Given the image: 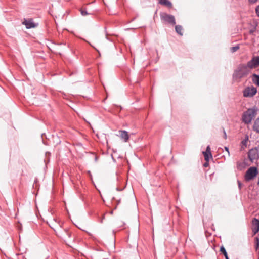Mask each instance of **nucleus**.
<instances>
[{
  "label": "nucleus",
  "mask_w": 259,
  "mask_h": 259,
  "mask_svg": "<svg viewBox=\"0 0 259 259\" xmlns=\"http://www.w3.org/2000/svg\"><path fill=\"white\" fill-rule=\"evenodd\" d=\"M256 93L257 89L253 86L246 88L243 92L244 97L249 98L253 97Z\"/></svg>",
  "instance_id": "5"
},
{
  "label": "nucleus",
  "mask_w": 259,
  "mask_h": 259,
  "mask_svg": "<svg viewBox=\"0 0 259 259\" xmlns=\"http://www.w3.org/2000/svg\"><path fill=\"white\" fill-rule=\"evenodd\" d=\"M160 17L162 20L170 24L175 25L176 24L175 18L173 15L163 13L160 14Z\"/></svg>",
  "instance_id": "6"
},
{
  "label": "nucleus",
  "mask_w": 259,
  "mask_h": 259,
  "mask_svg": "<svg viewBox=\"0 0 259 259\" xmlns=\"http://www.w3.org/2000/svg\"><path fill=\"white\" fill-rule=\"evenodd\" d=\"M239 46H235L231 48L230 50L232 52H235L239 49Z\"/></svg>",
  "instance_id": "20"
},
{
  "label": "nucleus",
  "mask_w": 259,
  "mask_h": 259,
  "mask_svg": "<svg viewBox=\"0 0 259 259\" xmlns=\"http://www.w3.org/2000/svg\"><path fill=\"white\" fill-rule=\"evenodd\" d=\"M257 0H248L249 3L250 4H255V3H256Z\"/></svg>",
  "instance_id": "23"
},
{
  "label": "nucleus",
  "mask_w": 259,
  "mask_h": 259,
  "mask_svg": "<svg viewBox=\"0 0 259 259\" xmlns=\"http://www.w3.org/2000/svg\"><path fill=\"white\" fill-rule=\"evenodd\" d=\"M90 46H91L92 48H94V46H93L92 44H90Z\"/></svg>",
  "instance_id": "29"
},
{
  "label": "nucleus",
  "mask_w": 259,
  "mask_h": 259,
  "mask_svg": "<svg viewBox=\"0 0 259 259\" xmlns=\"http://www.w3.org/2000/svg\"><path fill=\"white\" fill-rule=\"evenodd\" d=\"M225 149L229 153V148L227 147H225Z\"/></svg>",
  "instance_id": "27"
},
{
  "label": "nucleus",
  "mask_w": 259,
  "mask_h": 259,
  "mask_svg": "<svg viewBox=\"0 0 259 259\" xmlns=\"http://www.w3.org/2000/svg\"><path fill=\"white\" fill-rule=\"evenodd\" d=\"M80 11L81 15L83 16H86L89 14V13L87 12V11L85 10L81 9L80 10Z\"/></svg>",
  "instance_id": "19"
},
{
  "label": "nucleus",
  "mask_w": 259,
  "mask_h": 259,
  "mask_svg": "<svg viewBox=\"0 0 259 259\" xmlns=\"http://www.w3.org/2000/svg\"><path fill=\"white\" fill-rule=\"evenodd\" d=\"M237 167L238 169H242L244 167V164L242 162H238L237 163Z\"/></svg>",
  "instance_id": "18"
},
{
  "label": "nucleus",
  "mask_w": 259,
  "mask_h": 259,
  "mask_svg": "<svg viewBox=\"0 0 259 259\" xmlns=\"http://www.w3.org/2000/svg\"><path fill=\"white\" fill-rule=\"evenodd\" d=\"M255 248L257 250L259 248V238L256 237L255 238Z\"/></svg>",
  "instance_id": "17"
},
{
  "label": "nucleus",
  "mask_w": 259,
  "mask_h": 259,
  "mask_svg": "<svg viewBox=\"0 0 259 259\" xmlns=\"http://www.w3.org/2000/svg\"><path fill=\"white\" fill-rule=\"evenodd\" d=\"M252 80L254 83L259 87V75L253 74L252 75Z\"/></svg>",
  "instance_id": "14"
},
{
  "label": "nucleus",
  "mask_w": 259,
  "mask_h": 259,
  "mask_svg": "<svg viewBox=\"0 0 259 259\" xmlns=\"http://www.w3.org/2000/svg\"><path fill=\"white\" fill-rule=\"evenodd\" d=\"M255 12L257 16L259 17V5L255 8Z\"/></svg>",
  "instance_id": "21"
},
{
  "label": "nucleus",
  "mask_w": 259,
  "mask_h": 259,
  "mask_svg": "<svg viewBox=\"0 0 259 259\" xmlns=\"http://www.w3.org/2000/svg\"><path fill=\"white\" fill-rule=\"evenodd\" d=\"M208 165H209V163H208V162H207V161H206V162H205V163H204V164H203V166H204V167H206L208 166Z\"/></svg>",
  "instance_id": "25"
},
{
  "label": "nucleus",
  "mask_w": 259,
  "mask_h": 259,
  "mask_svg": "<svg viewBox=\"0 0 259 259\" xmlns=\"http://www.w3.org/2000/svg\"><path fill=\"white\" fill-rule=\"evenodd\" d=\"M90 46H91L92 48H94V46H93L92 44H90Z\"/></svg>",
  "instance_id": "28"
},
{
  "label": "nucleus",
  "mask_w": 259,
  "mask_h": 259,
  "mask_svg": "<svg viewBox=\"0 0 259 259\" xmlns=\"http://www.w3.org/2000/svg\"><path fill=\"white\" fill-rule=\"evenodd\" d=\"M250 72L247 66H246V64H241L234 70L233 74V79L235 81L239 82L242 78L246 77Z\"/></svg>",
  "instance_id": "1"
},
{
  "label": "nucleus",
  "mask_w": 259,
  "mask_h": 259,
  "mask_svg": "<svg viewBox=\"0 0 259 259\" xmlns=\"http://www.w3.org/2000/svg\"><path fill=\"white\" fill-rule=\"evenodd\" d=\"M66 233L69 238L71 237L72 234L71 232L67 231H66Z\"/></svg>",
  "instance_id": "22"
},
{
  "label": "nucleus",
  "mask_w": 259,
  "mask_h": 259,
  "mask_svg": "<svg viewBox=\"0 0 259 259\" xmlns=\"http://www.w3.org/2000/svg\"><path fill=\"white\" fill-rule=\"evenodd\" d=\"M238 186L240 188L241 186V184L239 181H238Z\"/></svg>",
  "instance_id": "26"
},
{
  "label": "nucleus",
  "mask_w": 259,
  "mask_h": 259,
  "mask_svg": "<svg viewBox=\"0 0 259 259\" xmlns=\"http://www.w3.org/2000/svg\"><path fill=\"white\" fill-rule=\"evenodd\" d=\"M246 66H247L250 71L251 69L256 68L259 66V56L253 57L251 60L247 62Z\"/></svg>",
  "instance_id": "4"
},
{
  "label": "nucleus",
  "mask_w": 259,
  "mask_h": 259,
  "mask_svg": "<svg viewBox=\"0 0 259 259\" xmlns=\"http://www.w3.org/2000/svg\"><path fill=\"white\" fill-rule=\"evenodd\" d=\"M90 46H91L92 48H94V46H93L92 44H90Z\"/></svg>",
  "instance_id": "30"
},
{
  "label": "nucleus",
  "mask_w": 259,
  "mask_h": 259,
  "mask_svg": "<svg viewBox=\"0 0 259 259\" xmlns=\"http://www.w3.org/2000/svg\"><path fill=\"white\" fill-rule=\"evenodd\" d=\"M253 130L257 133H259V117L255 120Z\"/></svg>",
  "instance_id": "13"
},
{
  "label": "nucleus",
  "mask_w": 259,
  "mask_h": 259,
  "mask_svg": "<svg viewBox=\"0 0 259 259\" xmlns=\"http://www.w3.org/2000/svg\"><path fill=\"white\" fill-rule=\"evenodd\" d=\"M220 251L224 255L226 259H229L228 255H227V253L226 249L224 246H222L221 247Z\"/></svg>",
  "instance_id": "16"
},
{
  "label": "nucleus",
  "mask_w": 259,
  "mask_h": 259,
  "mask_svg": "<svg viewBox=\"0 0 259 259\" xmlns=\"http://www.w3.org/2000/svg\"><path fill=\"white\" fill-rule=\"evenodd\" d=\"M257 113V109L256 107L248 109L245 111L242 116L243 121L246 124L251 123L253 118L255 116Z\"/></svg>",
  "instance_id": "2"
},
{
  "label": "nucleus",
  "mask_w": 259,
  "mask_h": 259,
  "mask_svg": "<svg viewBox=\"0 0 259 259\" xmlns=\"http://www.w3.org/2000/svg\"><path fill=\"white\" fill-rule=\"evenodd\" d=\"M248 156L249 159L251 162H253L258 157V152L257 148H253L250 150L248 152Z\"/></svg>",
  "instance_id": "7"
},
{
  "label": "nucleus",
  "mask_w": 259,
  "mask_h": 259,
  "mask_svg": "<svg viewBox=\"0 0 259 259\" xmlns=\"http://www.w3.org/2000/svg\"><path fill=\"white\" fill-rule=\"evenodd\" d=\"M159 3L162 5L166 6L168 8L172 7L171 3L168 0H159Z\"/></svg>",
  "instance_id": "12"
},
{
  "label": "nucleus",
  "mask_w": 259,
  "mask_h": 259,
  "mask_svg": "<svg viewBox=\"0 0 259 259\" xmlns=\"http://www.w3.org/2000/svg\"><path fill=\"white\" fill-rule=\"evenodd\" d=\"M175 29H176V31L177 32V33H178L179 34H180L181 36L183 35V33H182L183 28H182V26L176 25L175 26Z\"/></svg>",
  "instance_id": "15"
},
{
  "label": "nucleus",
  "mask_w": 259,
  "mask_h": 259,
  "mask_svg": "<svg viewBox=\"0 0 259 259\" xmlns=\"http://www.w3.org/2000/svg\"><path fill=\"white\" fill-rule=\"evenodd\" d=\"M203 154L206 161L208 162L210 159L212 158L210 146H207L206 151L203 152Z\"/></svg>",
  "instance_id": "9"
},
{
  "label": "nucleus",
  "mask_w": 259,
  "mask_h": 259,
  "mask_svg": "<svg viewBox=\"0 0 259 259\" xmlns=\"http://www.w3.org/2000/svg\"><path fill=\"white\" fill-rule=\"evenodd\" d=\"M23 24L26 26V28L30 29L35 27L37 25L34 23L32 19L25 20L23 22Z\"/></svg>",
  "instance_id": "10"
},
{
  "label": "nucleus",
  "mask_w": 259,
  "mask_h": 259,
  "mask_svg": "<svg viewBox=\"0 0 259 259\" xmlns=\"http://www.w3.org/2000/svg\"><path fill=\"white\" fill-rule=\"evenodd\" d=\"M119 132L120 133V138L124 142H127L129 139V135L128 132L124 130H120Z\"/></svg>",
  "instance_id": "11"
},
{
  "label": "nucleus",
  "mask_w": 259,
  "mask_h": 259,
  "mask_svg": "<svg viewBox=\"0 0 259 259\" xmlns=\"http://www.w3.org/2000/svg\"><path fill=\"white\" fill-rule=\"evenodd\" d=\"M223 133H224V138L225 139H227V134H226V133L224 130V128H223Z\"/></svg>",
  "instance_id": "24"
},
{
  "label": "nucleus",
  "mask_w": 259,
  "mask_h": 259,
  "mask_svg": "<svg viewBox=\"0 0 259 259\" xmlns=\"http://www.w3.org/2000/svg\"><path fill=\"white\" fill-rule=\"evenodd\" d=\"M252 230L253 234H255L259 231V220L254 218L252 220Z\"/></svg>",
  "instance_id": "8"
},
{
  "label": "nucleus",
  "mask_w": 259,
  "mask_h": 259,
  "mask_svg": "<svg viewBox=\"0 0 259 259\" xmlns=\"http://www.w3.org/2000/svg\"><path fill=\"white\" fill-rule=\"evenodd\" d=\"M90 46H91L92 48H94V46H93L92 44H90Z\"/></svg>",
  "instance_id": "32"
},
{
  "label": "nucleus",
  "mask_w": 259,
  "mask_h": 259,
  "mask_svg": "<svg viewBox=\"0 0 259 259\" xmlns=\"http://www.w3.org/2000/svg\"><path fill=\"white\" fill-rule=\"evenodd\" d=\"M90 46H91L92 48H94V46H93L92 44H90Z\"/></svg>",
  "instance_id": "31"
},
{
  "label": "nucleus",
  "mask_w": 259,
  "mask_h": 259,
  "mask_svg": "<svg viewBox=\"0 0 259 259\" xmlns=\"http://www.w3.org/2000/svg\"><path fill=\"white\" fill-rule=\"evenodd\" d=\"M258 174V170L255 167H250L246 172L244 178L246 181L253 179Z\"/></svg>",
  "instance_id": "3"
}]
</instances>
